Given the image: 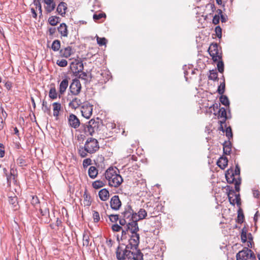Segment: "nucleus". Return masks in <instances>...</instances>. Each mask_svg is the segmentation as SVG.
I'll use <instances>...</instances> for the list:
<instances>
[{"mask_svg":"<svg viewBox=\"0 0 260 260\" xmlns=\"http://www.w3.org/2000/svg\"><path fill=\"white\" fill-rule=\"evenodd\" d=\"M116 257L118 260L128 259L143 260V254L138 247L131 245L129 243L125 248L118 246L116 251Z\"/></svg>","mask_w":260,"mask_h":260,"instance_id":"f257e3e1","label":"nucleus"},{"mask_svg":"<svg viewBox=\"0 0 260 260\" xmlns=\"http://www.w3.org/2000/svg\"><path fill=\"white\" fill-rule=\"evenodd\" d=\"M121 230H122L121 240L127 239V234L129 231L131 233L130 239L128 240L129 243L135 248L138 247L140 242V236L138 233L139 229L137 221H132L131 222H128L127 225L122 228Z\"/></svg>","mask_w":260,"mask_h":260,"instance_id":"f03ea898","label":"nucleus"},{"mask_svg":"<svg viewBox=\"0 0 260 260\" xmlns=\"http://www.w3.org/2000/svg\"><path fill=\"white\" fill-rule=\"evenodd\" d=\"M105 177L109 186L118 187L123 182V179L116 168L110 167L105 173Z\"/></svg>","mask_w":260,"mask_h":260,"instance_id":"7ed1b4c3","label":"nucleus"},{"mask_svg":"<svg viewBox=\"0 0 260 260\" xmlns=\"http://www.w3.org/2000/svg\"><path fill=\"white\" fill-rule=\"evenodd\" d=\"M99 149L98 140L93 138H88L85 142L84 148L82 147L78 150V153L82 157H85L87 153L92 154Z\"/></svg>","mask_w":260,"mask_h":260,"instance_id":"20e7f679","label":"nucleus"},{"mask_svg":"<svg viewBox=\"0 0 260 260\" xmlns=\"http://www.w3.org/2000/svg\"><path fill=\"white\" fill-rule=\"evenodd\" d=\"M100 126L99 121L93 119L90 120L86 124L83 125L84 132L86 135H93L97 132Z\"/></svg>","mask_w":260,"mask_h":260,"instance_id":"39448f33","label":"nucleus"},{"mask_svg":"<svg viewBox=\"0 0 260 260\" xmlns=\"http://www.w3.org/2000/svg\"><path fill=\"white\" fill-rule=\"evenodd\" d=\"M225 178L229 183H234L235 184V188L236 191L240 190V185L241 184V178H237L234 174L233 169H229L225 173Z\"/></svg>","mask_w":260,"mask_h":260,"instance_id":"423d86ee","label":"nucleus"},{"mask_svg":"<svg viewBox=\"0 0 260 260\" xmlns=\"http://www.w3.org/2000/svg\"><path fill=\"white\" fill-rule=\"evenodd\" d=\"M208 51L212 57L214 62L222 59V53L217 43L211 44L209 46Z\"/></svg>","mask_w":260,"mask_h":260,"instance_id":"0eeeda50","label":"nucleus"},{"mask_svg":"<svg viewBox=\"0 0 260 260\" xmlns=\"http://www.w3.org/2000/svg\"><path fill=\"white\" fill-rule=\"evenodd\" d=\"M237 260H248L255 259V256L252 251L245 247L236 255Z\"/></svg>","mask_w":260,"mask_h":260,"instance_id":"6e6552de","label":"nucleus"},{"mask_svg":"<svg viewBox=\"0 0 260 260\" xmlns=\"http://www.w3.org/2000/svg\"><path fill=\"white\" fill-rule=\"evenodd\" d=\"M81 90V84L78 79H75L73 80L70 86V90L71 93L74 96L78 95Z\"/></svg>","mask_w":260,"mask_h":260,"instance_id":"1a4fd4ad","label":"nucleus"},{"mask_svg":"<svg viewBox=\"0 0 260 260\" xmlns=\"http://www.w3.org/2000/svg\"><path fill=\"white\" fill-rule=\"evenodd\" d=\"M122 216L124 218L128 220V222H131L132 221H137L136 216L137 214L134 213L133 210L130 207H128L125 209V211L122 213Z\"/></svg>","mask_w":260,"mask_h":260,"instance_id":"9d476101","label":"nucleus"},{"mask_svg":"<svg viewBox=\"0 0 260 260\" xmlns=\"http://www.w3.org/2000/svg\"><path fill=\"white\" fill-rule=\"evenodd\" d=\"M71 71L76 75L82 72L83 70V63L77 60L72 61L70 66Z\"/></svg>","mask_w":260,"mask_h":260,"instance_id":"9b49d317","label":"nucleus"},{"mask_svg":"<svg viewBox=\"0 0 260 260\" xmlns=\"http://www.w3.org/2000/svg\"><path fill=\"white\" fill-rule=\"evenodd\" d=\"M81 112L84 117L89 119L92 114V105L89 103H84L81 107Z\"/></svg>","mask_w":260,"mask_h":260,"instance_id":"f8f14e48","label":"nucleus"},{"mask_svg":"<svg viewBox=\"0 0 260 260\" xmlns=\"http://www.w3.org/2000/svg\"><path fill=\"white\" fill-rule=\"evenodd\" d=\"M228 198L230 204L235 205L240 204V198L239 194H236L234 190H230L228 193Z\"/></svg>","mask_w":260,"mask_h":260,"instance_id":"ddd939ff","label":"nucleus"},{"mask_svg":"<svg viewBox=\"0 0 260 260\" xmlns=\"http://www.w3.org/2000/svg\"><path fill=\"white\" fill-rule=\"evenodd\" d=\"M74 53V49L71 46L62 48L59 50L60 56L63 58H69Z\"/></svg>","mask_w":260,"mask_h":260,"instance_id":"4468645a","label":"nucleus"},{"mask_svg":"<svg viewBox=\"0 0 260 260\" xmlns=\"http://www.w3.org/2000/svg\"><path fill=\"white\" fill-rule=\"evenodd\" d=\"M111 208L114 210H118L121 206V202L118 196L115 195L112 197L110 200Z\"/></svg>","mask_w":260,"mask_h":260,"instance_id":"2eb2a0df","label":"nucleus"},{"mask_svg":"<svg viewBox=\"0 0 260 260\" xmlns=\"http://www.w3.org/2000/svg\"><path fill=\"white\" fill-rule=\"evenodd\" d=\"M44 9L47 13H50L54 10L56 4L54 0H43Z\"/></svg>","mask_w":260,"mask_h":260,"instance_id":"dca6fc26","label":"nucleus"},{"mask_svg":"<svg viewBox=\"0 0 260 260\" xmlns=\"http://www.w3.org/2000/svg\"><path fill=\"white\" fill-rule=\"evenodd\" d=\"M68 121L70 125L74 128H78L80 124L79 119L75 115L73 114L70 115Z\"/></svg>","mask_w":260,"mask_h":260,"instance_id":"f3484780","label":"nucleus"},{"mask_svg":"<svg viewBox=\"0 0 260 260\" xmlns=\"http://www.w3.org/2000/svg\"><path fill=\"white\" fill-rule=\"evenodd\" d=\"M82 104L81 100L76 96L72 97V99H70L69 106L72 109H76L79 108Z\"/></svg>","mask_w":260,"mask_h":260,"instance_id":"a211bd4d","label":"nucleus"},{"mask_svg":"<svg viewBox=\"0 0 260 260\" xmlns=\"http://www.w3.org/2000/svg\"><path fill=\"white\" fill-rule=\"evenodd\" d=\"M68 85L69 80L67 78H65L61 81L59 86V98L64 93Z\"/></svg>","mask_w":260,"mask_h":260,"instance_id":"6ab92c4d","label":"nucleus"},{"mask_svg":"<svg viewBox=\"0 0 260 260\" xmlns=\"http://www.w3.org/2000/svg\"><path fill=\"white\" fill-rule=\"evenodd\" d=\"M57 30L61 37H67L68 36V26L64 23H61L57 28Z\"/></svg>","mask_w":260,"mask_h":260,"instance_id":"aec40b11","label":"nucleus"},{"mask_svg":"<svg viewBox=\"0 0 260 260\" xmlns=\"http://www.w3.org/2000/svg\"><path fill=\"white\" fill-rule=\"evenodd\" d=\"M53 116L55 117L56 120L58 119L59 112L61 111V106L59 103L55 102L52 104Z\"/></svg>","mask_w":260,"mask_h":260,"instance_id":"412c9836","label":"nucleus"},{"mask_svg":"<svg viewBox=\"0 0 260 260\" xmlns=\"http://www.w3.org/2000/svg\"><path fill=\"white\" fill-rule=\"evenodd\" d=\"M12 171L13 172L14 171L12 169H11L10 174H8L7 170L6 168L4 169V172L6 174V175L7 176V184L8 186L11 185L12 180H13V182L14 183L16 182L15 176L14 174H13Z\"/></svg>","mask_w":260,"mask_h":260,"instance_id":"4be33fe9","label":"nucleus"},{"mask_svg":"<svg viewBox=\"0 0 260 260\" xmlns=\"http://www.w3.org/2000/svg\"><path fill=\"white\" fill-rule=\"evenodd\" d=\"M218 117L222 118V120L219 121V123H225L227 119L226 111L224 108H221L219 109L218 113Z\"/></svg>","mask_w":260,"mask_h":260,"instance_id":"5701e85b","label":"nucleus"},{"mask_svg":"<svg viewBox=\"0 0 260 260\" xmlns=\"http://www.w3.org/2000/svg\"><path fill=\"white\" fill-rule=\"evenodd\" d=\"M67 10V4L63 2H60L57 7L58 13L62 16L66 14Z\"/></svg>","mask_w":260,"mask_h":260,"instance_id":"b1692460","label":"nucleus"},{"mask_svg":"<svg viewBox=\"0 0 260 260\" xmlns=\"http://www.w3.org/2000/svg\"><path fill=\"white\" fill-rule=\"evenodd\" d=\"M228 164V159L227 157L221 156L220 157L218 161H217V166L221 169H224Z\"/></svg>","mask_w":260,"mask_h":260,"instance_id":"393cba45","label":"nucleus"},{"mask_svg":"<svg viewBox=\"0 0 260 260\" xmlns=\"http://www.w3.org/2000/svg\"><path fill=\"white\" fill-rule=\"evenodd\" d=\"M58 93L57 92L55 85L52 84L50 85V88L49 91V97L52 99L55 100L57 98Z\"/></svg>","mask_w":260,"mask_h":260,"instance_id":"a878e982","label":"nucleus"},{"mask_svg":"<svg viewBox=\"0 0 260 260\" xmlns=\"http://www.w3.org/2000/svg\"><path fill=\"white\" fill-rule=\"evenodd\" d=\"M100 199L103 201H107L109 197V192L106 189H102L99 192Z\"/></svg>","mask_w":260,"mask_h":260,"instance_id":"bb28decb","label":"nucleus"},{"mask_svg":"<svg viewBox=\"0 0 260 260\" xmlns=\"http://www.w3.org/2000/svg\"><path fill=\"white\" fill-rule=\"evenodd\" d=\"M223 151L225 155H230L232 151V145L230 141H225L223 144Z\"/></svg>","mask_w":260,"mask_h":260,"instance_id":"cd10ccee","label":"nucleus"},{"mask_svg":"<svg viewBox=\"0 0 260 260\" xmlns=\"http://www.w3.org/2000/svg\"><path fill=\"white\" fill-rule=\"evenodd\" d=\"M88 174L89 177L91 179H94L96 177L98 174V170L94 166L89 167L88 171Z\"/></svg>","mask_w":260,"mask_h":260,"instance_id":"c85d7f7f","label":"nucleus"},{"mask_svg":"<svg viewBox=\"0 0 260 260\" xmlns=\"http://www.w3.org/2000/svg\"><path fill=\"white\" fill-rule=\"evenodd\" d=\"M106 184V181L105 180H97L92 183V186L94 189H98L103 186Z\"/></svg>","mask_w":260,"mask_h":260,"instance_id":"c756f323","label":"nucleus"},{"mask_svg":"<svg viewBox=\"0 0 260 260\" xmlns=\"http://www.w3.org/2000/svg\"><path fill=\"white\" fill-rule=\"evenodd\" d=\"M40 211L42 216L47 217L49 216V210L46 204L42 205L40 208Z\"/></svg>","mask_w":260,"mask_h":260,"instance_id":"7c9ffc66","label":"nucleus"},{"mask_svg":"<svg viewBox=\"0 0 260 260\" xmlns=\"http://www.w3.org/2000/svg\"><path fill=\"white\" fill-rule=\"evenodd\" d=\"M9 202L12 205L14 210H17L18 205L17 197H11L9 198Z\"/></svg>","mask_w":260,"mask_h":260,"instance_id":"2f4dec72","label":"nucleus"},{"mask_svg":"<svg viewBox=\"0 0 260 260\" xmlns=\"http://www.w3.org/2000/svg\"><path fill=\"white\" fill-rule=\"evenodd\" d=\"M83 204L84 206H89L91 205V197L86 192H85L83 194Z\"/></svg>","mask_w":260,"mask_h":260,"instance_id":"473e14b6","label":"nucleus"},{"mask_svg":"<svg viewBox=\"0 0 260 260\" xmlns=\"http://www.w3.org/2000/svg\"><path fill=\"white\" fill-rule=\"evenodd\" d=\"M48 22L51 25L55 26L59 22V17L56 16H52L49 18Z\"/></svg>","mask_w":260,"mask_h":260,"instance_id":"72a5a7b5","label":"nucleus"},{"mask_svg":"<svg viewBox=\"0 0 260 260\" xmlns=\"http://www.w3.org/2000/svg\"><path fill=\"white\" fill-rule=\"evenodd\" d=\"M60 48V42L58 40H54L51 45V49L55 52L58 51Z\"/></svg>","mask_w":260,"mask_h":260,"instance_id":"f704fd0d","label":"nucleus"},{"mask_svg":"<svg viewBox=\"0 0 260 260\" xmlns=\"http://www.w3.org/2000/svg\"><path fill=\"white\" fill-rule=\"evenodd\" d=\"M162 208V206L161 205L158 204L156 206L155 208L153 209V211L151 212V208H149L148 210L149 212H150V213L151 214V216H156L157 214L159 212V210Z\"/></svg>","mask_w":260,"mask_h":260,"instance_id":"c9c22d12","label":"nucleus"},{"mask_svg":"<svg viewBox=\"0 0 260 260\" xmlns=\"http://www.w3.org/2000/svg\"><path fill=\"white\" fill-rule=\"evenodd\" d=\"M220 102L225 106H229L230 105V102L228 98L226 95L222 94L219 98Z\"/></svg>","mask_w":260,"mask_h":260,"instance_id":"e433bc0d","label":"nucleus"},{"mask_svg":"<svg viewBox=\"0 0 260 260\" xmlns=\"http://www.w3.org/2000/svg\"><path fill=\"white\" fill-rule=\"evenodd\" d=\"M247 229L244 227L241 230V239L243 243H245L247 240Z\"/></svg>","mask_w":260,"mask_h":260,"instance_id":"4c0bfd02","label":"nucleus"},{"mask_svg":"<svg viewBox=\"0 0 260 260\" xmlns=\"http://www.w3.org/2000/svg\"><path fill=\"white\" fill-rule=\"evenodd\" d=\"M90 237L88 233H84L83 236V246H88L89 245Z\"/></svg>","mask_w":260,"mask_h":260,"instance_id":"58836bf2","label":"nucleus"},{"mask_svg":"<svg viewBox=\"0 0 260 260\" xmlns=\"http://www.w3.org/2000/svg\"><path fill=\"white\" fill-rule=\"evenodd\" d=\"M42 110L45 113L51 115L50 108L48 106L47 102L43 101L42 103Z\"/></svg>","mask_w":260,"mask_h":260,"instance_id":"ea45409f","label":"nucleus"},{"mask_svg":"<svg viewBox=\"0 0 260 260\" xmlns=\"http://www.w3.org/2000/svg\"><path fill=\"white\" fill-rule=\"evenodd\" d=\"M137 215L138 216V220L144 219L147 216V212L145 209H141Z\"/></svg>","mask_w":260,"mask_h":260,"instance_id":"a19ab883","label":"nucleus"},{"mask_svg":"<svg viewBox=\"0 0 260 260\" xmlns=\"http://www.w3.org/2000/svg\"><path fill=\"white\" fill-rule=\"evenodd\" d=\"M97 43L101 46L106 45L107 43V40L105 38H100L99 36H96Z\"/></svg>","mask_w":260,"mask_h":260,"instance_id":"79ce46f5","label":"nucleus"},{"mask_svg":"<svg viewBox=\"0 0 260 260\" xmlns=\"http://www.w3.org/2000/svg\"><path fill=\"white\" fill-rule=\"evenodd\" d=\"M106 15L105 13H100L99 14H94L93 16V19L95 21H97L102 18H106Z\"/></svg>","mask_w":260,"mask_h":260,"instance_id":"37998d69","label":"nucleus"},{"mask_svg":"<svg viewBox=\"0 0 260 260\" xmlns=\"http://www.w3.org/2000/svg\"><path fill=\"white\" fill-rule=\"evenodd\" d=\"M209 79L211 80H216L218 79V74L216 71L214 70L210 71V75H209Z\"/></svg>","mask_w":260,"mask_h":260,"instance_id":"c03bdc74","label":"nucleus"},{"mask_svg":"<svg viewBox=\"0 0 260 260\" xmlns=\"http://www.w3.org/2000/svg\"><path fill=\"white\" fill-rule=\"evenodd\" d=\"M225 84L224 81L221 83L220 85L218 86L217 92L219 94H223L225 91Z\"/></svg>","mask_w":260,"mask_h":260,"instance_id":"a18cd8bd","label":"nucleus"},{"mask_svg":"<svg viewBox=\"0 0 260 260\" xmlns=\"http://www.w3.org/2000/svg\"><path fill=\"white\" fill-rule=\"evenodd\" d=\"M217 67L219 72L222 73L224 71V64L221 59L218 60Z\"/></svg>","mask_w":260,"mask_h":260,"instance_id":"49530a36","label":"nucleus"},{"mask_svg":"<svg viewBox=\"0 0 260 260\" xmlns=\"http://www.w3.org/2000/svg\"><path fill=\"white\" fill-rule=\"evenodd\" d=\"M225 131L226 136L228 138L229 141H230L231 139L233 138L232 128L231 127V126H229L226 128Z\"/></svg>","mask_w":260,"mask_h":260,"instance_id":"de8ad7c7","label":"nucleus"},{"mask_svg":"<svg viewBox=\"0 0 260 260\" xmlns=\"http://www.w3.org/2000/svg\"><path fill=\"white\" fill-rule=\"evenodd\" d=\"M56 64L60 67H65L68 65V61L64 59L57 60L56 61Z\"/></svg>","mask_w":260,"mask_h":260,"instance_id":"09e8293b","label":"nucleus"},{"mask_svg":"<svg viewBox=\"0 0 260 260\" xmlns=\"http://www.w3.org/2000/svg\"><path fill=\"white\" fill-rule=\"evenodd\" d=\"M40 203L39 200L37 196H32L31 200V204L34 206H36Z\"/></svg>","mask_w":260,"mask_h":260,"instance_id":"8fccbe9b","label":"nucleus"},{"mask_svg":"<svg viewBox=\"0 0 260 260\" xmlns=\"http://www.w3.org/2000/svg\"><path fill=\"white\" fill-rule=\"evenodd\" d=\"M216 36L219 39L222 37V29L219 26H217L215 28Z\"/></svg>","mask_w":260,"mask_h":260,"instance_id":"3c124183","label":"nucleus"},{"mask_svg":"<svg viewBox=\"0 0 260 260\" xmlns=\"http://www.w3.org/2000/svg\"><path fill=\"white\" fill-rule=\"evenodd\" d=\"M17 164L21 167H23V166H26V162L25 160L21 157H19L17 159Z\"/></svg>","mask_w":260,"mask_h":260,"instance_id":"603ef678","label":"nucleus"},{"mask_svg":"<svg viewBox=\"0 0 260 260\" xmlns=\"http://www.w3.org/2000/svg\"><path fill=\"white\" fill-rule=\"evenodd\" d=\"M93 218L95 222H98L100 219V214L98 212L94 211L93 212Z\"/></svg>","mask_w":260,"mask_h":260,"instance_id":"864d4df0","label":"nucleus"},{"mask_svg":"<svg viewBox=\"0 0 260 260\" xmlns=\"http://www.w3.org/2000/svg\"><path fill=\"white\" fill-rule=\"evenodd\" d=\"M234 174L236 175V176L237 177V178H240V168L238 164L236 165L235 169L234 171Z\"/></svg>","mask_w":260,"mask_h":260,"instance_id":"5fc2aeb1","label":"nucleus"},{"mask_svg":"<svg viewBox=\"0 0 260 260\" xmlns=\"http://www.w3.org/2000/svg\"><path fill=\"white\" fill-rule=\"evenodd\" d=\"M112 230L113 232H119L122 229V227L118 225L117 224H115L112 225Z\"/></svg>","mask_w":260,"mask_h":260,"instance_id":"6e6d98bb","label":"nucleus"},{"mask_svg":"<svg viewBox=\"0 0 260 260\" xmlns=\"http://www.w3.org/2000/svg\"><path fill=\"white\" fill-rule=\"evenodd\" d=\"M220 14L215 15L213 18L212 23L214 24H217L219 22Z\"/></svg>","mask_w":260,"mask_h":260,"instance_id":"4d7b16f0","label":"nucleus"},{"mask_svg":"<svg viewBox=\"0 0 260 260\" xmlns=\"http://www.w3.org/2000/svg\"><path fill=\"white\" fill-rule=\"evenodd\" d=\"M109 219H110V221L112 222H116L119 219L118 215H113V214L110 215Z\"/></svg>","mask_w":260,"mask_h":260,"instance_id":"13d9d810","label":"nucleus"},{"mask_svg":"<svg viewBox=\"0 0 260 260\" xmlns=\"http://www.w3.org/2000/svg\"><path fill=\"white\" fill-rule=\"evenodd\" d=\"M5 154V147L3 144L0 143V157H3Z\"/></svg>","mask_w":260,"mask_h":260,"instance_id":"bf43d9fd","label":"nucleus"},{"mask_svg":"<svg viewBox=\"0 0 260 260\" xmlns=\"http://www.w3.org/2000/svg\"><path fill=\"white\" fill-rule=\"evenodd\" d=\"M244 219V216L243 213H239L237 217V222L239 223H241L243 222Z\"/></svg>","mask_w":260,"mask_h":260,"instance_id":"052dcab7","label":"nucleus"},{"mask_svg":"<svg viewBox=\"0 0 260 260\" xmlns=\"http://www.w3.org/2000/svg\"><path fill=\"white\" fill-rule=\"evenodd\" d=\"M220 106V103H214L210 107L209 109H212L214 112H215Z\"/></svg>","mask_w":260,"mask_h":260,"instance_id":"680f3d73","label":"nucleus"},{"mask_svg":"<svg viewBox=\"0 0 260 260\" xmlns=\"http://www.w3.org/2000/svg\"><path fill=\"white\" fill-rule=\"evenodd\" d=\"M128 223V221L126 219L124 218L123 217L121 219H120L119 220V223L121 225L124 226H125L127 225V224Z\"/></svg>","mask_w":260,"mask_h":260,"instance_id":"e2e57ef3","label":"nucleus"},{"mask_svg":"<svg viewBox=\"0 0 260 260\" xmlns=\"http://www.w3.org/2000/svg\"><path fill=\"white\" fill-rule=\"evenodd\" d=\"M217 12L220 14L221 17V21L222 22H225L226 21L225 17L222 15V11L220 9H218Z\"/></svg>","mask_w":260,"mask_h":260,"instance_id":"0e129e2a","label":"nucleus"},{"mask_svg":"<svg viewBox=\"0 0 260 260\" xmlns=\"http://www.w3.org/2000/svg\"><path fill=\"white\" fill-rule=\"evenodd\" d=\"M56 29L55 27H50L48 28L49 35L50 36H52L56 32Z\"/></svg>","mask_w":260,"mask_h":260,"instance_id":"69168bd1","label":"nucleus"},{"mask_svg":"<svg viewBox=\"0 0 260 260\" xmlns=\"http://www.w3.org/2000/svg\"><path fill=\"white\" fill-rule=\"evenodd\" d=\"M91 159L90 158H86L84 159L83 161V167H85L90 165L91 164Z\"/></svg>","mask_w":260,"mask_h":260,"instance_id":"338daca9","label":"nucleus"},{"mask_svg":"<svg viewBox=\"0 0 260 260\" xmlns=\"http://www.w3.org/2000/svg\"><path fill=\"white\" fill-rule=\"evenodd\" d=\"M5 86L7 89L10 90L12 87V83L9 81L6 82Z\"/></svg>","mask_w":260,"mask_h":260,"instance_id":"774afa93","label":"nucleus"}]
</instances>
